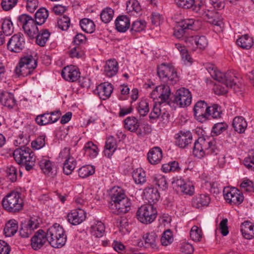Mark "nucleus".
<instances>
[{
    "label": "nucleus",
    "mask_w": 254,
    "mask_h": 254,
    "mask_svg": "<svg viewBox=\"0 0 254 254\" xmlns=\"http://www.w3.org/2000/svg\"><path fill=\"white\" fill-rule=\"evenodd\" d=\"M76 165V161L73 157H68L65 160L63 166V172L68 175L71 174Z\"/></svg>",
    "instance_id": "09e8293b"
},
{
    "label": "nucleus",
    "mask_w": 254,
    "mask_h": 254,
    "mask_svg": "<svg viewBox=\"0 0 254 254\" xmlns=\"http://www.w3.org/2000/svg\"><path fill=\"white\" fill-rule=\"evenodd\" d=\"M131 201L128 198H124L116 204H111L110 208L112 213L116 214H125L130 209Z\"/></svg>",
    "instance_id": "a211bd4d"
},
{
    "label": "nucleus",
    "mask_w": 254,
    "mask_h": 254,
    "mask_svg": "<svg viewBox=\"0 0 254 254\" xmlns=\"http://www.w3.org/2000/svg\"><path fill=\"white\" fill-rule=\"evenodd\" d=\"M136 108L140 117L146 116L150 110L148 101L146 99L141 100Z\"/></svg>",
    "instance_id": "79ce46f5"
},
{
    "label": "nucleus",
    "mask_w": 254,
    "mask_h": 254,
    "mask_svg": "<svg viewBox=\"0 0 254 254\" xmlns=\"http://www.w3.org/2000/svg\"><path fill=\"white\" fill-rule=\"evenodd\" d=\"M117 149V142L116 139L113 136L107 138L104 153L106 157L110 158Z\"/></svg>",
    "instance_id": "393cba45"
},
{
    "label": "nucleus",
    "mask_w": 254,
    "mask_h": 254,
    "mask_svg": "<svg viewBox=\"0 0 254 254\" xmlns=\"http://www.w3.org/2000/svg\"><path fill=\"white\" fill-rule=\"evenodd\" d=\"M241 232L245 238H254V223L245 221L242 223Z\"/></svg>",
    "instance_id": "c756f323"
},
{
    "label": "nucleus",
    "mask_w": 254,
    "mask_h": 254,
    "mask_svg": "<svg viewBox=\"0 0 254 254\" xmlns=\"http://www.w3.org/2000/svg\"><path fill=\"white\" fill-rule=\"evenodd\" d=\"M18 0H2L1 5L4 11H8L13 8L17 4Z\"/></svg>",
    "instance_id": "338daca9"
},
{
    "label": "nucleus",
    "mask_w": 254,
    "mask_h": 254,
    "mask_svg": "<svg viewBox=\"0 0 254 254\" xmlns=\"http://www.w3.org/2000/svg\"><path fill=\"white\" fill-rule=\"evenodd\" d=\"M138 246L145 248H155L156 247L155 239H140V241L138 242Z\"/></svg>",
    "instance_id": "69168bd1"
},
{
    "label": "nucleus",
    "mask_w": 254,
    "mask_h": 254,
    "mask_svg": "<svg viewBox=\"0 0 254 254\" xmlns=\"http://www.w3.org/2000/svg\"><path fill=\"white\" fill-rule=\"evenodd\" d=\"M80 25L82 30L87 33H92L95 30L94 22L88 18H83L81 20Z\"/></svg>",
    "instance_id": "c03bdc74"
},
{
    "label": "nucleus",
    "mask_w": 254,
    "mask_h": 254,
    "mask_svg": "<svg viewBox=\"0 0 254 254\" xmlns=\"http://www.w3.org/2000/svg\"><path fill=\"white\" fill-rule=\"evenodd\" d=\"M173 189L178 192L192 195L194 192L193 184L190 182H186L182 178H174L172 182Z\"/></svg>",
    "instance_id": "9b49d317"
},
{
    "label": "nucleus",
    "mask_w": 254,
    "mask_h": 254,
    "mask_svg": "<svg viewBox=\"0 0 254 254\" xmlns=\"http://www.w3.org/2000/svg\"><path fill=\"white\" fill-rule=\"evenodd\" d=\"M244 165L250 171H254V155L251 152L244 160Z\"/></svg>",
    "instance_id": "e2e57ef3"
},
{
    "label": "nucleus",
    "mask_w": 254,
    "mask_h": 254,
    "mask_svg": "<svg viewBox=\"0 0 254 254\" xmlns=\"http://www.w3.org/2000/svg\"><path fill=\"white\" fill-rule=\"evenodd\" d=\"M37 65V60L32 56H28L21 59L15 67V72L18 76H27L31 73Z\"/></svg>",
    "instance_id": "423d86ee"
},
{
    "label": "nucleus",
    "mask_w": 254,
    "mask_h": 254,
    "mask_svg": "<svg viewBox=\"0 0 254 254\" xmlns=\"http://www.w3.org/2000/svg\"><path fill=\"white\" fill-rule=\"evenodd\" d=\"M125 128L131 132H135L139 127V122L133 116L128 117L124 120Z\"/></svg>",
    "instance_id": "f704fd0d"
},
{
    "label": "nucleus",
    "mask_w": 254,
    "mask_h": 254,
    "mask_svg": "<svg viewBox=\"0 0 254 254\" xmlns=\"http://www.w3.org/2000/svg\"><path fill=\"white\" fill-rule=\"evenodd\" d=\"M146 25V22L145 20H136L132 23L130 31L133 34L134 32H141L145 29Z\"/></svg>",
    "instance_id": "6e6d98bb"
},
{
    "label": "nucleus",
    "mask_w": 254,
    "mask_h": 254,
    "mask_svg": "<svg viewBox=\"0 0 254 254\" xmlns=\"http://www.w3.org/2000/svg\"><path fill=\"white\" fill-rule=\"evenodd\" d=\"M163 154L161 149L159 147L151 148L147 154V159L151 164H157L160 162Z\"/></svg>",
    "instance_id": "bb28decb"
},
{
    "label": "nucleus",
    "mask_w": 254,
    "mask_h": 254,
    "mask_svg": "<svg viewBox=\"0 0 254 254\" xmlns=\"http://www.w3.org/2000/svg\"><path fill=\"white\" fill-rule=\"evenodd\" d=\"M6 173L7 178L11 182H14L17 180V171L15 167L13 166L7 167Z\"/></svg>",
    "instance_id": "bf43d9fd"
},
{
    "label": "nucleus",
    "mask_w": 254,
    "mask_h": 254,
    "mask_svg": "<svg viewBox=\"0 0 254 254\" xmlns=\"http://www.w3.org/2000/svg\"><path fill=\"white\" fill-rule=\"evenodd\" d=\"M154 183L162 190L167 188V183L165 178L160 174H156L154 176Z\"/></svg>",
    "instance_id": "4d7b16f0"
},
{
    "label": "nucleus",
    "mask_w": 254,
    "mask_h": 254,
    "mask_svg": "<svg viewBox=\"0 0 254 254\" xmlns=\"http://www.w3.org/2000/svg\"><path fill=\"white\" fill-rule=\"evenodd\" d=\"M67 220L71 224L76 225L82 223L86 218V213L84 210L81 208L74 210L69 213Z\"/></svg>",
    "instance_id": "412c9836"
},
{
    "label": "nucleus",
    "mask_w": 254,
    "mask_h": 254,
    "mask_svg": "<svg viewBox=\"0 0 254 254\" xmlns=\"http://www.w3.org/2000/svg\"><path fill=\"white\" fill-rule=\"evenodd\" d=\"M161 236V238H173V234L170 229H167L164 231L162 234H160L158 230L157 231H152L147 233L143 236V238H156Z\"/></svg>",
    "instance_id": "58836bf2"
},
{
    "label": "nucleus",
    "mask_w": 254,
    "mask_h": 254,
    "mask_svg": "<svg viewBox=\"0 0 254 254\" xmlns=\"http://www.w3.org/2000/svg\"><path fill=\"white\" fill-rule=\"evenodd\" d=\"M176 144L181 148H185L191 142L192 136L190 131H180L175 134Z\"/></svg>",
    "instance_id": "aec40b11"
},
{
    "label": "nucleus",
    "mask_w": 254,
    "mask_h": 254,
    "mask_svg": "<svg viewBox=\"0 0 254 254\" xmlns=\"http://www.w3.org/2000/svg\"><path fill=\"white\" fill-rule=\"evenodd\" d=\"M191 99L190 91L185 88H181L176 91L174 102L179 107L184 108L190 104Z\"/></svg>",
    "instance_id": "f8f14e48"
},
{
    "label": "nucleus",
    "mask_w": 254,
    "mask_h": 254,
    "mask_svg": "<svg viewBox=\"0 0 254 254\" xmlns=\"http://www.w3.org/2000/svg\"><path fill=\"white\" fill-rule=\"evenodd\" d=\"M157 210L152 205H143L140 207L136 213L137 219L141 223H152L156 218Z\"/></svg>",
    "instance_id": "6e6552de"
},
{
    "label": "nucleus",
    "mask_w": 254,
    "mask_h": 254,
    "mask_svg": "<svg viewBox=\"0 0 254 254\" xmlns=\"http://www.w3.org/2000/svg\"><path fill=\"white\" fill-rule=\"evenodd\" d=\"M105 229L104 224L99 221L90 228V232L92 237L96 238H100L106 236Z\"/></svg>",
    "instance_id": "473e14b6"
},
{
    "label": "nucleus",
    "mask_w": 254,
    "mask_h": 254,
    "mask_svg": "<svg viewBox=\"0 0 254 254\" xmlns=\"http://www.w3.org/2000/svg\"><path fill=\"white\" fill-rule=\"evenodd\" d=\"M18 24L22 26L24 32L27 35L34 38L38 33V28L35 19L27 14H22L17 18Z\"/></svg>",
    "instance_id": "0eeeda50"
},
{
    "label": "nucleus",
    "mask_w": 254,
    "mask_h": 254,
    "mask_svg": "<svg viewBox=\"0 0 254 254\" xmlns=\"http://www.w3.org/2000/svg\"><path fill=\"white\" fill-rule=\"evenodd\" d=\"M125 191L120 187H114L111 190V204H116L118 202L121 201L124 198H127Z\"/></svg>",
    "instance_id": "7c9ffc66"
},
{
    "label": "nucleus",
    "mask_w": 254,
    "mask_h": 254,
    "mask_svg": "<svg viewBox=\"0 0 254 254\" xmlns=\"http://www.w3.org/2000/svg\"><path fill=\"white\" fill-rule=\"evenodd\" d=\"M25 39L23 34L19 33L13 35L7 44V49L14 53L20 52L25 47Z\"/></svg>",
    "instance_id": "4468645a"
},
{
    "label": "nucleus",
    "mask_w": 254,
    "mask_h": 254,
    "mask_svg": "<svg viewBox=\"0 0 254 254\" xmlns=\"http://www.w3.org/2000/svg\"><path fill=\"white\" fill-rule=\"evenodd\" d=\"M39 221L37 216L31 217L27 224L23 225L19 230V235L23 238L30 236L34 230L39 227Z\"/></svg>",
    "instance_id": "2eb2a0df"
},
{
    "label": "nucleus",
    "mask_w": 254,
    "mask_h": 254,
    "mask_svg": "<svg viewBox=\"0 0 254 254\" xmlns=\"http://www.w3.org/2000/svg\"><path fill=\"white\" fill-rule=\"evenodd\" d=\"M206 69L212 78L219 81V83L215 84L214 88L215 94H225L227 93L229 88H233L236 91H238L237 89L239 87L236 83L237 78L233 72L228 71L225 73L222 72L213 65L207 66Z\"/></svg>",
    "instance_id": "f257e3e1"
},
{
    "label": "nucleus",
    "mask_w": 254,
    "mask_h": 254,
    "mask_svg": "<svg viewBox=\"0 0 254 254\" xmlns=\"http://www.w3.org/2000/svg\"><path fill=\"white\" fill-rule=\"evenodd\" d=\"M208 119L209 117L213 119H217L221 117L222 111L221 107L217 104H213L211 106L208 107Z\"/></svg>",
    "instance_id": "603ef678"
},
{
    "label": "nucleus",
    "mask_w": 254,
    "mask_h": 254,
    "mask_svg": "<svg viewBox=\"0 0 254 254\" xmlns=\"http://www.w3.org/2000/svg\"><path fill=\"white\" fill-rule=\"evenodd\" d=\"M157 70L160 78L168 84L174 85L179 80L176 69L171 64H162L158 66Z\"/></svg>",
    "instance_id": "39448f33"
},
{
    "label": "nucleus",
    "mask_w": 254,
    "mask_h": 254,
    "mask_svg": "<svg viewBox=\"0 0 254 254\" xmlns=\"http://www.w3.org/2000/svg\"><path fill=\"white\" fill-rule=\"evenodd\" d=\"M171 95V89L167 84H162L156 86L150 93V97L153 99H156L158 97L162 103L167 101Z\"/></svg>",
    "instance_id": "f3484780"
},
{
    "label": "nucleus",
    "mask_w": 254,
    "mask_h": 254,
    "mask_svg": "<svg viewBox=\"0 0 254 254\" xmlns=\"http://www.w3.org/2000/svg\"><path fill=\"white\" fill-rule=\"evenodd\" d=\"M113 91V85L111 83L104 82L97 87L95 93L100 99L104 100L110 97Z\"/></svg>",
    "instance_id": "4be33fe9"
},
{
    "label": "nucleus",
    "mask_w": 254,
    "mask_h": 254,
    "mask_svg": "<svg viewBox=\"0 0 254 254\" xmlns=\"http://www.w3.org/2000/svg\"><path fill=\"white\" fill-rule=\"evenodd\" d=\"M95 173V167L91 165L82 166L78 169V174L81 178H86Z\"/></svg>",
    "instance_id": "864d4df0"
},
{
    "label": "nucleus",
    "mask_w": 254,
    "mask_h": 254,
    "mask_svg": "<svg viewBox=\"0 0 254 254\" xmlns=\"http://www.w3.org/2000/svg\"><path fill=\"white\" fill-rule=\"evenodd\" d=\"M29 139L22 134H19L14 141V144L15 146H19V148L27 147L26 145L29 143Z\"/></svg>",
    "instance_id": "13d9d810"
},
{
    "label": "nucleus",
    "mask_w": 254,
    "mask_h": 254,
    "mask_svg": "<svg viewBox=\"0 0 254 254\" xmlns=\"http://www.w3.org/2000/svg\"><path fill=\"white\" fill-rule=\"evenodd\" d=\"M18 224L14 220H10L5 225L3 232L5 237H10L13 236L17 232Z\"/></svg>",
    "instance_id": "e433bc0d"
},
{
    "label": "nucleus",
    "mask_w": 254,
    "mask_h": 254,
    "mask_svg": "<svg viewBox=\"0 0 254 254\" xmlns=\"http://www.w3.org/2000/svg\"><path fill=\"white\" fill-rule=\"evenodd\" d=\"M3 208L9 212H15L23 207V200L20 194L17 191H12L8 193L2 200Z\"/></svg>",
    "instance_id": "20e7f679"
},
{
    "label": "nucleus",
    "mask_w": 254,
    "mask_h": 254,
    "mask_svg": "<svg viewBox=\"0 0 254 254\" xmlns=\"http://www.w3.org/2000/svg\"><path fill=\"white\" fill-rule=\"evenodd\" d=\"M193 154L198 158H202L208 155L216 156V158H214V159L217 160L219 165L221 167H223L225 163V155L221 153L215 146L214 142L211 141L209 137H199L195 141Z\"/></svg>",
    "instance_id": "f03ea898"
},
{
    "label": "nucleus",
    "mask_w": 254,
    "mask_h": 254,
    "mask_svg": "<svg viewBox=\"0 0 254 254\" xmlns=\"http://www.w3.org/2000/svg\"><path fill=\"white\" fill-rule=\"evenodd\" d=\"M194 251L192 245L188 242H184L181 244L180 252L182 254H191Z\"/></svg>",
    "instance_id": "774afa93"
},
{
    "label": "nucleus",
    "mask_w": 254,
    "mask_h": 254,
    "mask_svg": "<svg viewBox=\"0 0 254 254\" xmlns=\"http://www.w3.org/2000/svg\"><path fill=\"white\" fill-rule=\"evenodd\" d=\"M233 127L235 131L239 133H243L247 127V123L242 117H236L233 121Z\"/></svg>",
    "instance_id": "c9c22d12"
},
{
    "label": "nucleus",
    "mask_w": 254,
    "mask_h": 254,
    "mask_svg": "<svg viewBox=\"0 0 254 254\" xmlns=\"http://www.w3.org/2000/svg\"><path fill=\"white\" fill-rule=\"evenodd\" d=\"M223 195L227 202L231 204L238 205L244 200V196L235 188H225L223 190Z\"/></svg>",
    "instance_id": "ddd939ff"
},
{
    "label": "nucleus",
    "mask_w": 254,
    "mask_h": 254,
    "mask_svg": "<svg viewBox=\"0 0 254 254\" xmlns=\"http://www.w3.org/2000/svg\"><path fill=\"white\" fill-rule=\"evenodd\" d=\"M119 70L118 63L115 60H108L104 65V73L109 77L114 76Z\"/></svg>",
    "instance_id": "a878e982"
},
{
    "label": "nucleus",
    "mask_w": 254,
    "mask_h": 254,
    "mask_svg": "<svg viewBox=\"0 0 254 254\" xmlns=\"http://www.w3.org/2000/svg\"><path fill=\"white\" fill-rule=\"evenodd\" d=\"M208 22L214 25L218 26L220 28L223 27L224 23L221 15L217 11L211 12L206 14Z\"/></svg>",
    "instance_id": "72a5a7b5"
},
{
    "label": "nucleus",
    "mask_w": 254,
    "mask_h": 254,
    "mask_svg": "<svg viewBox=\"0 0 254 254\" xmlns=\"http://www.w3.org/2000/svg\"><path fill=\"white\" fill-rule=\"evenodd\" d=\"M1 24L2 33L5 36L11 35L14 31V27L13 23L9 18H5L3 19Z\"/></svg>",
    "instance_id": "37998d69"
},
{
    "label": "nucleus",
    "mask_w": 254,
    "mask_h": 254,
    "mask_svg": "<svg viewBox=\"0 0 254 254\" xmlns=\"http://www.w3.org/2000/svg\"><path fill=\"white\" fill-rule=\"evenodd\" d=\"M116 29L120 32L124 33L130 26V20L126 15H121L117 17L115 21Z\"/></svg>",
    "instance_id": "c85d7f7f"
},
{
    "label": "nucleus",
    "mask_w": 254,
    "mask_h": 254,
    "mask_svg": "<svg viewBox=\"0 0 254 254\" xmlns=\"http://www.w3.org/2000/svg\"><path fill=\"white\" fill-rule=\"evenodd\" d=\"M13 156L15 161L29 171L33 168L36 161V156L29 147L18 148L13 152Z\"/></svg>",
    "instance_id": "7ed1b4c3"
},
{
    "label": "nucleus",
    "mask_w": 254,
    "mask_h": 254,
    "mask_svg": "<svg viewBox=\"0 0 254 254\" xmlns=\"http://www.w3.org/2000/svg\"><path fill=\"white\" fill-rule=\"evenodd\" d=\"M58 25L62 30H67L70 25L69 18L64 15L58 21Z\"/></svg>",
    "instance_id": "0e129e2a"
},
{
    "label": "nucleus",
    "mask_w": 254,
    "mask_h": 254,
    "mask_svg": "<svg viewBox=\"0 0 254 254\" xmlns=\"http://www.w3.org/2000/svg\"><path fill=\"white\" fill-rule=\"evenodd\" d=\"M210 202V196L206 193L196 195L191 200L192 206L197 209H202L204 207H207Z\"/></svg>",
    "instance_id": "b1692460"
},
{
    "label": "nucleus",
    "mask_w": 254,
    "mask_h": 254,
    "mask_svg": "<svg viewBox=\"0 0 254 254\" xmlns=\"http://www.w3.org/2000/svg\"><path fill=\"white\" fill-rule=\"evenodd\" d=\"M36 123L40 126H45L52 124L50 114L49 112L39 115L35 118Z\"/></svg>",
    "instance_id": "5fc2aeb1"
},
{
    "label": "nucleus",
    "mask_w": 254,
    "mask_h": 254,
    "mask_svg": "<svg viewBox=\"0 0 254 254\" xmlns=\"http://www.w3.org/2000/svg\"><path fill=\"white\" fill-rule=\"evenodd\" d=\"M114 15V11L110 7H106L103 9L100 13L101 20L105 23L110 22L113 19Z\"/></svg>",
    "instance_id": "3c124183"
},
{
    "label": "nucleus",
    "mask_w": 254,
    "mask_h": 254,
    "mask_svg": "<svg viewBox=\"0 0 254 254\" xmlns=\"http://www.w3.org/2000/svg\"><path fill=\"white\" fill-rule=\"evenodd\" d=\"M227 125L225 123H218L215 124L212 128V133L215 135H218L225 131Z\"/></svg>",
    "instance_id": "680f3d73"
},
{
    "label": "nucleus",
    "mask_w": 254,
    "mask_h": 254,
    "mask_svg": "<svg viewBox=\"0 0 254 254\" xmlns=\"http://www.w3.org/2000/svg\"><path fill=\"white\" fill-rule=\"evenodd\" d=\"M208 106L204 101H198L194 106V116L196 120L203 123L208 120Z\"/></svg>",
    "instance_id": "dca6fc26"
},
{
    "label": "nucleus",
    "mask_w": 254,
    "mask_h": 254,
    "mask_svg": "<svg viewBox=\"0 0 254 254\" xmlns=\"http://www.w3.org/2000/svg\"><path fill=\"white\" fill-rule=\"evenodd\" d=\"M85 153L92 158H95L98 153L97 146L91 141L87 142L84 147Z\"/></svg>",
    "instance_id": "8fccbe9b"
},
{
    "label": "nucleus",
    "mask_w": 254,
    "mask_h": 254,
    "mask_svg": "<svg viewBox=\"0 0 254 254\" xmlns=\"http://www.w3.org/2000/svg\"><path fill=\"white\" fill-rule=\"evenodd\" d=\"M48 11L44 7L40 8L35 14V21L38 25L44 24L48 17Z\"/></svg>",
    "instance_id": "a18cd8bd"
},
{
    "label": "nucleus",
    "mask_w": 254,
    "mask_h": 254,
    "mask_svg": "<svg viewBox=\"0 0 254 254\" xmlns=\"http://www.w3.org/2000/svg\"><path fill=\"white\" fill-rule=\"evenodd\" d=\"M177 5L185 9L192 8V10L197 12L200 9V5L194 4V0H175Z\"/></svg>",
    "instance_id": "ea45409f"
},
{
    "label": "nucleus",
    "mask_w": 254,
    "mask_h": 254,
    "mask_svg": "<svg viewBox=\"0 0 254 254\" xmlns=\"http://www.w3.org/2000/svg\"><path fill=\"white\" fill-rule=\"evenodd\" d=\"M46 136L42 135L37 137L31 142V146L33 149H40L45 146Z\"/></svg>",
    "instance_id": "052dcab7"
},
{
    "label": "nucleus",
    "mask_w": 254,
    "mask_h": 254,
    "mask_svg": "<svg viewBox=\"0 0 254 254\" xmlns=\"http://www.w3.org/2000/svg\"><path fill=\"white\" fill-rule=\"evenodd\" d=\"M127 10L130 14L134 15V13H138L141 10V7L137 0H129L127 2Z\"/></svg>",
    "instance_id": "49530a36"
},
{
    "label": "nucleus",
    "mask_w": 254,
    "mask_h": 254,
    "mask_svg": "<svg viewBox=\"0 0 254 254\" xmlns=\"http://www.w3.org/2000/svg\"><path fill=\"white\" fill-rule=\"evenodd\" d=\"M132 176L136 184L142 185L146 181L145 172L142 168H137L132 173Z\"/></svg>",
    "instance_id": "4c0bfd02"
},
{
    "label": "nucleus",
    "mask_w": 254,
    "mask_h": 254,
    "mask_svg": "<svg viewBox=\"0 0 254 254\" xmlns=\"http://www.w3.org/2000/svg\"><path fill=\"white\" fill-rule=\"evenodd\" d=\"M36 43L41 47H44L49 39L50 33L47 29L42 30L36 35Z\"/></svg>",
    "instance_id": "de8ad7c7"
},
{
    "label": "nucleus",
    "mask_w": 254,
    "mask_h": 254,
    "mask_svg": "<svg viewBox=\"0 0 254 254\" xmlns=\"http://www.w3.org/2000/svg\"><path fill=\"white\" fill-rule=\"evenodd\" d=\"M0 102L3 106L9 109L13 108L16 104L14 95L8 92L0 93Z\"/></svg>",
    "instance_id": "cd10ccee"
},
{
    "label": "nucleus",
    "mask_w": 254,
    "mask_h": 254,
    "mask_svg": "<svg viewBox=\"0 0 254 254\" xmlns=\"http://www.w3.org/2000/svg\"><path fill=\"white\" fill-rule=\"evenodd\" d=\"M237 44L241 48L249 49L253 45V40L252 37L247 34L242 36L237 40Z\"/></svg>",
    "instance_id": "a19ab883"
},
{
    "label": "nucleus",
    "mask_w": 254,
    "mask_h": 254,
    "mask_svg": "<svg viewBox=\"0 0 254 254\" xmlns=\"http://www.w3.org/2000/svg\"><path fill=\"white\" fill-rule=\"evenodd\" d=\"M144 194L146 199L151 203L157 202L160 198L159 193L156 188H146L144 190Z\"/></svg>",
    "instance_id": "2f4dec72"
},
{
    "label": "nucleus",
    "mask_w": 254,
    "mask_h": 254,
    "mask_svg": "<svg viewBox=\"0 0 254 254\" xmlns=\"http://www.w3.org/2000/svg\"><path fill=\"white\" fill-rule=\"evenodd\" d=\"M196 21L192 18L185 19L179 23L178 27L175 30L174 36L178 39L183 40L189 30H195L196 29Z\"/></svg>",
    "instance_id": "9d476101"
},
{
    "label": "nucleus",
    "mask_w": 254,
    "mask_h": 254,
    "mask_svg": "<svg viewBox=\"0 0 254 254\" xmlns=\"http://www.w3.org/2000/svg\"><path fill=\"white\" fill-rule=\"evenodd\" d=\"M61 74L65 80L74 82L80 77V73L76 67L70 65L64 67L62 70Z\"/></svg>",
    "instance_id": "6ab92c4d"
},
{
    "label": "nucleus",
    "mask_w": 254,
    "mask_h": 254,
    "mask_svg": "<svg viewBox=\"0 0 254 254\" xmlns=\"http://www.w3.org/2000/svg\"><path fill=\"white\" fill-rule=\"evenodd\" d=\"M66 238L65 231L63 228L59 224L55 223L49 228L46 236H45V232L42 229L38 230L31 238Z\"/></svg>",
    "instance_id": "1a4fd4ad"
},
{
    "label": "nucleus",
    "mask_w": 254,
    "mask_h": 254,
    "mask_svg": "<svg viewBox=\"0 0 254 254\" xmlns=\"http://www.w3.org/2000/svg\"><path fill=\"white\" fill-rule=\"evenodd\" d=\"M39 165L40 169L46 175L53 177L56 174V167L50 160L42 159L39 162Z\"/></svg>",
    "instance_id": "5701e85b"
}]
</instances>
